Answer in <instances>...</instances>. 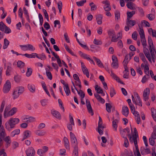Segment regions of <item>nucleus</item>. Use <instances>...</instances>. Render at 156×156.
Instances as JSON below:
<instances>
[{
  "instance_id": "obj_1",
  "label": "nucleus",
  "mask_w": 156,
  "mask_h": 156,
  "mask_svg": "<svg viewBox=\"0 0 156 156\" xmlns=\"http://www.w3.org/2000/svg\"><path fill=\"white\" fill-rule=\"evenodd\" d=\"M71 144L73 147V153L76 156H78V142L75 135L72 132L70 133Z\"/></svg>"
},
{
  "instance_id": "obj_2",
  "label": "nucleus",
  "mask_w": 156,
  "mask_h": 156,
  "mask_svg": "<svg viewBox=\"0 0 156 156\" xmlns=\"http://www.w3.org/2000/svg\"><path fill=\"white\" fill-rule=\"evenodd\" d=\"M20 120L18 118H10L8 122L5 124V128L8 130L11 131L12 129L14 128L16 124L19 122Z\"/></svg>"
},
{
  "instance_id": "obj_3",
  "label": "nucleus",
  "mask_w": 156,
  "mask_h": 156,
  "mask_svg": "<svg viewBox=\"0 0 156 156\" xmlns=\"http://www.w3.org/2000/svg\"><path fill=\"white\" fill-rule=\"evenodd\" d=\"M134 133L135 134L132 135V137L129 134H128L127 135L128 136L130 141L132 143L133 142L134 144H137V139L138 138V132L136 128H134Z\"/></svg>"
},
{
  "instance_id": "obj_4",
  "label": "nucleus",
  "mask_w": 156,
  "mask_h": 156,
  "mask_svg": "<svg viewBox=\"0 0 156 156\" xmlns=\"http://www.w3.org/2000/svg\"><path fill=\"white\" fill-rule=\"evenodd\" d=\"M126 23L127 26L125 27L124 29L126 31H127L129 30L130 28H132L136 24V22L135 20L128 19L126 20Z\"/></svg>"
},
{
  "instance_id": "obj_5",
  "label": "nucleus",
  "mask_w": 156,
  "mask_h": 156,
  "mask_svg": "<svg viewBox=\"0 0 156 156\" xmlns=\"http://www.w3.org/2000/svg\"><path fill=\"white\" fill-rule=\"evenodd\" d=\"M108 34L110 38L111 37L112 42H115L117 41L116 39V35L115 31L113 30H110L108 31Z\"/></svg>"
},
{
  "instance_id": "obj_6",
  "label": "nucleus",
  "mask_w": 156,
  "mask_h": 156,
  "mask_svg": "<svg viewBox=\"0 0 156 156\" xmlns=\"http://www.w3.org/2000/svg\"><path fill=\"white\" fill-rule=\"evenodd\" d=\"M11 87V84L10 81L7 80L5 84L3 91L5 93H7L10 90Z\"/></svg>"
},
{
  "instance_id": "obj_7",
  "label": "nucleus",
  "mask_w": 156,
  "mask_h": 156,
  "mask_svg": "<svg viewBox=\"0 0 156 156\" xmlns=\"http://www.w3.org/2000/svg\"><path fill=\"white\" fill-rule=\"evenodd\" d=\"M150 93V89L149 88H146L143 92V99L145 101H148L149 99V95Z\"/></svg>"
},
{
  "instance_id": "obj_8",
  "label": "nucleus",
  "mask_w": 156,
  "mask_h": 156,
  "mask_svg": "<svg viewBox=\"0 0 156 156\" xmlns=\"http://www.w3.org/2000/svg\"><path fill=\"white\" fill-rule=\"evenodd\" d=\"M27 156H34L35 151L34 148L32 147H30L26 151Z\"/></svg>"
},
{
  "instance_id": "obj_9",
  "label": "nucleus",
  "mask_w": 156,
  "mask_h": 156,
  "mask_svg": "<svg viewBox=\"0 0 156 156\" xmlns=\"http://www.w3.org/2000/svg\"><path fill=\"white\" fill-rule=\"evenodd\" d=\"M86 102L87 108L89 113H90L91 115H93L94 113L91 106L89 100L88 99H87L86 100Z\"/></svg>"
},
{
  "instance_id": "obj_10",
  "label": "nucleus",
  "mask_w": 156,
  "mask_h": 156,
  "mask_svg": "<svg viewBox=\"0 0 156 156\" xmlns=\"http://www.w3.org/2000/svg\"><path fill=\"white\" fill-rule=\"evenodd\" d=\"M112 59L113 61L112 63V66L114 68H117L118 67V63L117 57L115 56H112Z\"/></svg>"
},
{
  "instance_id": "obj_11",
  "label": "nucleus",
  "mask_w": 156,
  "mask_h": 156,
  "mask_svg": "<svg viewBox=\"0 0 156 156\" xmlns=\"http://www.w3.org/2000/svg\"><path fill=\"white\" fill-rule=\"evenodd\" d=\"M51 114L54 117L59 119H61V115L58 112L54 110H52L51 111Z\"/></svg>"
},
{
  "instance_id": "obj_12",
  "label": "nucleus",
  "mask_w": 156,
  "mask_h": 156,
  "mask_svg": "<svg viewBox=\"0 0 156 156\" xmlns=\"http://www.w3.org/2000/svg\"><path fill=\"white\" fill-rule=\"evenodd\" d=\"M31 135V132L29 130H26L24 131L23 133V136L22 141H23L24 140L30 137Z\"/></svg>"
},
{
  "instance_id": "obj_13",
  "label": "nucleus",
  "mask_w": 156,
  "mask_h": 156,
  "mask_svg": "<svg viewBox=\"0 0 156 156\" xmlns=\"http://www.w3.org/2000/svg\"><path fill=\"white\" fill-rule=\"evenodd\" d=\"M129 110L127 106H123L122 107V113L123 115L127 117L129 113Z\"/></svg>"
},
{
  "instance_id": "obj_14",
  "label": "nucleus",
  "mask_w": 156,
  "mask_h": 156,
  "mask_svg": "<svg viewBox=\"0 0 156 156\" xmlns=\"http://www.w3.org/2000/svg\"><path fill=\"white\" fill-rule=\"evenodd\" d=\"M126 132H127L128 133H129L130 131L129 128H126L123 129H120V134L122 136L123 138L125 137V136L126 135Z\"/></svg>"
},
{
  "instance_id": "obj_15",
  "label": "nucleus",
  "mask_w": 156,
  "mask_h": 156,
  "mask_svg": "<svg viewBox=\"0 0 156 156\" xmlns=\"http://www.w3.org/2000/svg\"><path fill=\"white\" fill-rule=\"evenodd\" d=\"M111 76H112L114 79L116 80L117 82L122 84H125L124 83L120 80L118 77L115 73H113L112 70L111 71Z\"/></svg>"
},
{
  "instance_id": "obj_16",
  "label": "nucleus",
  "mask_w": 156,
  "mask_h": 156,
  "mask_svg": "<svg viewBox=\"0 0 156 156\" xmlns=\"http://www.w3.org/2000/svg\"><path fill=\"white\" fill-rule=\"evenodd\" d=\"M63 141L64 142V145L65 148L68 150H70L69 143L68 138L64 137L63 138Z\"/></svg>"
},
{
  "instance_id": "obj_17",
  "label": "nucleus",
  "mask_w": 156,
  "mask_h": 156,
  "mask_svg": "<svg viewBox=\"0 0 156 156\" xmlns=\"http://www.w3.org/2000/svg\"><path fill=\"white\" fill-rule=\"evenodd\" d=\"M140 151L141 154L143 155H144L151 153V151L149 148L146 147L145 148L142 149L141 148Z\"/></svg>"
},
{
  "instance_id": "obj_18",
  "label": "nucleus",
  "mask_w": 156,
  "mask_h": 156,
  "mask_svg": "<svg viewBox=\"0 0 156 156\" xmlns=\"http://www.w3.org/2000/svg\"><path fill=\"white\" fill-rule=\"evenodd\" d=\"M8 66L7 69L6 71V75L7 76L10 75V73L11 72L12 68V64L9 62L7 63Z\"/></svg>"
},
{
  "instance_id": "obj_19",
  "label": "nucleus",
  "mask_w": 156,
  "mask_h": 156,
  "mask_svg": "<svg viewBox=\"0 0 156 156\" xmlns=\"http://www.w3.org/2000/svg\"><path fill=\"white\" fill-rule=\"evenodd\" d=\"M134 95L135 97H136V99L137 101V103H138V105L142 106V102L141 101L140 98L137 93H135L134 94Z\"/></svg>"
},
{
  "instance_id": "obj_20",
  "label": "nucleus",
  "mask_w": 156,
  "mask_h": 156,
  "mask_svg": "<svg viewBox=\"0 0 156 156\" xmlns=\"http://www.w3.org/2000/svg\"><path fill=\"white\" fill-rule=\"evenodd\" d=\"M4 140L6 143L5 144L6 148H7L10 146L11 143L10 138L9 136H6L4 139Z\"/></svg>"
},
{
  "instance_id": "obj_21",
  "label": "nucleus",
  "mask_w": 156,
  "mask_h": 156,
  "mask_svg": "<svg viewBox=\"0 0 156 156\" xmlns=\"http://www.w3.org/2000/svg\"><path fill=\"white\" fill-rule=\"evenodd\" d=\"M17 109L14 107L12 108L7 114V116H10L14 114L17 112Z\"/></svg>"
},
{
  "instance_id": "obj_22",
  "label": "nucleus",
  "mask_w": 156,
  "mask_h": 156,
  "mask_svg": "<svg viewBox=\"0 0 156 156\" xmlns=\"http://www.w3.org/2000/svg\"><path fill=\"white\" fill-rule=\"evenodd\" d=\"M103 16L101 14H99L96 16V20L97 21V23L99 25H100L102 23V20Z\"/></svg>"
},
{
  "instance_id": "obj_23",
  "label": "nucleus",
  "mask_w": 156,
  "mask_h": 156,
  "mask_svg": "<svg viewBox=\"0 0 156 156\" xmlns=\"http://www.w3.org/2000/svg\"><path fill=\"white\" fill-rule=\"evenodd\" d=\"M93 58L97 62V65L98 66L101 68H104V66L103 63L101 62L100 60L96 57H95L94 56L93 57Z\"/></svg>"
},
{
  "instance_id": "obj_24",
  "label": "nucleus",
  "mask_w": 156,
  "mask_h": 156,
  "mask_svg": "<svg viewBox=\"0 0 156 156\" xmlns=\"http://www.w3.org/2000/svg\"><path fill=\"white\" fill-rule=\"evenodd\" d=\"M5 105V101H3L1 105L0 109V122L1 123H2V115L1 113L3 111Z\"/></svg>"
},
{
  "instance_id": "obj_25",
  "label": "nucleus",
  "mask_w": 156,
  "mask_h": 156,
  "mask_svg": "<svg viewBox=\"0 0 156 156\" xmlns=\"http://www.w3.org/2000/svg\"><path fill=\"white\" fill-rule=\"evenodd\" d=\"M28 88L31 93H34L35 91L36 88L35 85L34 84H28Z\"/></svg>"
},
{
  "instance_id": "obj_26",
  "label": "nucleus",
  "mask_w": 156,
  "mask_h": 156,
  "mask_svg": "<svg viewBox=\"0 0 156 156\" xmlns=\"http://www.w3.org/2000/svg\"><path fill=\"white\" fill-rule=\"evenodd\" d=\"M136 151H134V153L135 156H141L137 144H134Z\"/></svg>"
},
{
  "instance_id": "obj_27",
  "label": "nucleus",
  "mask_w": 156,
  "mask_h": 156,
  "mask_svg": "<svg viewBox=\"0 0 156 156\" xmlns=\"http://www.w3.org/2000/svg\"><path fill=\"white\" fill-rule=\"evenodd\" d=\"M20 132V130L19 129H16L12 131L10 133V136L12 137H14L16 135L19 134Z\"/></svg>"
},
{
  "instance_id": "obj_28",
  "label": "nucleus",
  "mask_w": 156,
  "mask_h": 156,
  "mask_svg": "<svg viewBox=\"0 0 156 156\" xmlns=\"http://www.w3.org/2000/svg\"><path fill=\"white\" fill-rule=\"evenodd\" d=\"M15 89L20 95L22 94L24 91V88L22 86L17 87Z\"/></svg>"
},
{
  "instance_id": "obj_29",
  "label": "nucleus",
  "mask_w": 156,
  "mask_h": 156,
  "mask_svg": "<svg viewBox=\"0 0 156 156\" xmlns=\"http://www.w3.org/2000/svg\"><path fill=\"white\" fill-rule=\"evenodd\" d=\"M151 113L152 117L154 121L156 122V110L154 108H152L151 109Z\"/></svg>"
},
{
  "instance_id": "obj_30",
  "label": "nucleus",
  "mask_w": 156,
  "mask_h": 156,
  "mask_svg": "<svg viewBox=\"0 0 156 156\" xmlns=\"http://www.w3.org/2000/svg\"><path fill=\"white\" fill-rule=\"evenodd\" d=\"M11 108V105H9L8 106H7L5 109L4 114V117L5 118L7 116V113L10 111L9 110Z\"/></svg>"
},
{
  "instance_id": "obj_31",
  "label": "nucleus",
  "mask_w": 156,
  "mask_h": 156,
  "mask_svg": "<svg viewBox=\"0 0 156 156\" xmlns=\"http://www.w3.org/2000/svg\"><path fill=\"white\" fill-rule=\"evenodd\" d=\"M64 89L66 95L67 96H69L71 93L69 85H66L65 87H64Z\"/></svg>"
},
{
  "instance_id": "obj_32",
  "label": "nucleus",
  "mask_w": 156,
  "mask_h": 156,
  "mask_svg": "<svg viewBox=\"0 0 156 156\" xmlns=\"http://www.w3.org/2000/svg\"><path fill=\"white\" fill-rule=\"evenodd\" d=\"M112 119L113 120L112 121V126L115 129V130L116 131L117 127V123H118V120L117 119L114 120V117H113Z\"/></svg>"
},
{
  "instance_id": "obj_33",
  "label": "nucleus",
  "mask_w": 156,
  "mask_h": 156,
  "mask_svg": "<svg viewBox=\"0 0 156 156\" xmlns=\"http://www.w3.org/2000/svg\"><path fill=\"white\" fill-rule=\"evenodd\" d=\"M36 134L39 136H44L46 133L45 131L44 130L40 131L37 130L35 132Z\"/></svg>"
},
{
  "instance_id": "obj_34",
  "label": "nucleus",
  "mask_w": 156,
  "mask_h": 156,
  "mask_svg": "<svg viewBox=\"0 0 156 156\" xmlns=\"http://www.w3.org/2000/svg\"><path fill=\"white\" fill-rule=\"evenodd\" d=\"M135 14V11H133L131 12H127V18L126 20H128V19H130Z\"/></svg>"
},
{
  "instance_id": "obj_35",
  "label": "nucleus",
  "mask_w": 156,
  "mask_h": 156,
  "mask_svg": "<svg viewBox=\"0 0 156 156\" xmlns=\"http://www.w3.org/2000/svg\"><path fill=\"white\" fill-rule=\"evenodd\" d=\"M148 41L149 48H152V47H154L152 39L150 36H148Z\"/></svg>"
},
{
  "instance_id": "obj_36",
  "label": "nucleus",
  "mask_w": 156,
  "mask_h": 156,
  "mask_svg": "<svg viewBox=\"0 0 156 156\" xmlns=\"http://www.w3.org/2000/svg\"><path fill=\"white\" fill-rule=\"evenodd\" d=\"M95 90L98 94L102 93V92H103L101 88L100 87H99L98 85L95 86Z\"/></svg>"
},
{
  "instance_id": "obj_37",
  "label": "nucleus",
  "mask_w": 156,
  "mask_h": 156,
  "mask_svg": "<svg viewBox=\"0 0 156 156\" xmlns=\"http://www.w3.org/2000/svg\"><path fill=\"white\" fill-rule=\"evenodd\" d=\"M9 43V41L6 38H5L4 39V45L3 46V49H6L7 48Z\"/></svg>"
},
{
  "instance_id": "obj_38",
  "label": "nucleus",
  "mask_w": 156,
  "mask_h": 156,
  "mask_svg": "<svg viewBox=\"0 0 156 156\" xmlns=\"http://www.w3.org/2000/svg\"><path fill=\"white\" fill-rule=\"evenodd\" d=\"M37 58L41 60H44L46 58L45 55L43 53L41 54H37Z\"/></svg>"
},
{
  "instance_id": "obj_39",
  "label": "nucleus",
  "mask_w": 156,
  "mask_h": 156,
  "mask_svg": "<svg viewBox=\"0 0 156 156\" xmlns=\"http://www.w3.org/2000/svg\"><path fill=\"white\" fill-rule=\"evenodd\" d=\"M20 95L17 90L15 89H14L12 94L13 98V99L17 98L19 97Z\"/></svg>"
},
{
  "instance_id": "obj_40",
  "label": "nucleus",
  "mask_w": 156,
  "mask_h": 156,
  "mask_svg": "<svg viewBox=\"0 0 156 156\" xmlns=\"http://www.w3.org/2000/svg\"><path fill=\"white\" fill-rule=\"evenodd\" d=\"M131 59V58H129L128 55L127 54H126L124 60L123 61V64H126L127 65Z\"/></svg>"
},
{
  "instance_id": "obj_41",
  "label": "nucleus",
  "mask_w": 156,
  "mask_h": 156,
  "mask_svg": "<svg viewBox=\"0 0 156 156\" xmlns=\"http://www.w3.org/2000/svg\"><path fill=\"white\" fill-rule=\"evenodd\" d=\"M110 96L111 98L113 97L116 94L115 89L113 87H112L110 88Z\"/></svg>"
},
{
  "instance_id": "obj_42",
  "label": "nucleus",
  "mask_w": 156,
  "mask_h": 156,
  "mask_svg": "<svg viewBox=\"0 0 156 156\" xmlns=\"http://www.w3.org/2000/svg\"><path fill=\"white\" fill-rule=\"evenodd\" d=\"M134 5V4L132 2H128L126 4V6L128 9L131 10H134L135 9V8L133 7Z\"/></svg>"
},
{
  "instance_id": "obj_43",
  "label": "nucleus",
  "mask_w": 156,
  "mask_h": 156,
  "mask_svg": "<svg viewBox=\"0 0 156 156\" xmlns=\"http://www.w3.org/2000/svg\"><path fill=\"white\" fill-rule=\"evenodd\" d=\"M115 18L116 21H118L120 19V12L118 11H116L115 13Z\"/></svg>"
},
{
  "instance_id": "obj_44",
  "label": "nucleus",
  "mask_w": 156,
  "mask_h": 156,
  "mask_svg": "<svg viewBox=\"0 0 156 156\" xmlns=\"http://www.w3.org/2000/svg\"><path fill=\"white\" fill-rule=\"evenodd\" d=\"M105 105L107 111L108 112L110 113L111 112V108H112V106L110 104L108 103H106Z\"/></svg>"
},
{
  "instance_id": "obj_45",
  "label": "nucleus",
  "mask_w": 156,
  "mask_h": 156,
  "mask_svg": "<svg viewBox=\"0 0 156 156\" xmlns=\"http://www.w3.org/2000/svg\"><path fill=\"white\" fill-rule=\"evenodd\" d=\"M46 74L48 78L50 80L52 79V75L51 73L49 71V70L47 68H46Z\"/></svg>"
},
{
  "instance_id": "obj_46",
  "label": "nucleus",
  "mask_w": 156,
  "mask_h": 156,
  "mask_svg": "<svg viewBox=\"0 0 156 156\" xmlns=\"http://www.w3.org/2000/svg\"><path fill=\"white\" fill-rule=\"evenodd\" d=\"M149 50L151 56L152 57L155 56L154 52L156 53V51L155 48L154 47H152V48H149Z\"/></svg>"
},
{
  "instance_id": "obj_47",
  "label": "nucleus",
  "mask_w": 156,
  "mask_h": 156,
  "mask_svg": "<svg viewBox=\"0 0 156 156\" xmlns=\"http://www.w3.org/2000/svg\"><path fill=\"white\" fill-rule=\"evenodd\" d=\"M139 29L140 30V31H139V34L140 36V37L142 38L145 37V36L143 28L139 27Z\"/></svg>"
},
{
  "instance_id": "obj_48",
  "label": "nucleus",
  "mask_w": 156,
  "mask_h": 156,
  "mask_svg": "<svg viewBox=\"0 0 156 156\" xmlns=\"http://www.w3.org/2000/svg\"><path fill=\"white\" fill-rule=\"evenodd\" d=\"M32 73V69L31 68H28L27 69V72L26 73V75L27 77L30 76Z\"/></svg>"
},
{
  "instance_id": "obj_49",
  "label": "nucleus",
  "mask_w": 156,
  "mask_h": 156,
  "mask_svg": "<svg viewBox=\"0 0 156 156\" xmlns=\"http://www.w3.org/2000/svg\"><path fill=\"white\" fill-rule=\"evenodd\" d=\"M27 119L26 122L28 123L29 122H33L35 121V119L33 117H30L29 118H26Z\"/></svg>"
},
{
  "instance_id": "obj_50",
  "label": "nucleus",
  "mask_w": 156,
  "mask_h": 156,
  "mask_svg": "<svg viewBox=\"0 0 156 156\" xmlns=\"http://www.w3.org/2000/svg\"><path fill=\"white\" fill-rule=\"evenodd\" d=\"M141 38V41L143 47L145 48L147 45L145 37Z\"/></svg>"
},
{
  "instance_id": "obj_51",
  "label": "nucleus",
  "mask_w": 156,
  "mask_h": 156,
  "mask_svg": "<svg viewBox=\"0 0 156 156\" xmlns=\"http://www.w3.org/2000/svg\"><path fill=\"white\" fill-rule=\"evenodd\" d=\"M82 70L84 74L86 75L87 78L89 77V74L87 69L86 68L85 69H83Z\"/></svg>"
},
{
  "instance_id": "obj_52",
  "label": "nucleus",
  "mask_w": 156,
  "mask_h": 156,
  "mask_svg": "<svg viewBox=\"0 0 156 156\" xmlns=\"http://www.w3.org/2000/svg\"><path fill=\"white\" fill-rule=\"evenodd\" d=\"M6 26L2 22H0V30L2 31H3Z\"/></svg>"
},
{
  "instance_id": "obj_53",
  "label": "nucleus",
  "mask_w": 156,
  "mask_h": 156,
  "mask_svg": "<svg viewBox=\"0 0 156 156\" xmlns=\"http://www.w3.org/2000/svg\"><path fill=\"white\" fill-rule=\"evenodd\" d=\"M86 2V0H82L80 1L76 2V4L78 6H82Z\"/></svg>"
},
{
  "instance_id": "obj_54",
  "label": "nucleus",
  "mask_w": 156,
  "mask_h": 156,
  "mask_svg": "<svg viewBox=\"0 0 156 156\" xmlns=\"http://www.w3.org/2000/svg\"><path fill=\"white\" fill-rule=\"evenodd\" d=\"M17 66L20 68H22L25 66V63L21 61H19L17 62Z\"/></svg>"
},
{
  "instance_id": "obj_55",
  "label": "nucleus",
  "mask_w": 156,
  "mask_h": 156,
  "mask_svg": "<svg viewBox=\"0 0 156 156\" xmlns=\"http://www.w3.org/2000/svg\"><path fill=\"white\" fill-rule=\"evenodd\" d=\"M139 55L140 58L142 59L143 62H145L147 61V60L143 53H140L139 54Z\"/></svg>"
},
{
  "instance_id": "obj_56",
  "label": "nucleus",
  "mask_w": 156,
  "mask_h": 156,
  "mask_svg": "<svg viewBox=\"0 0 156 156\" xmlns=\"http://www.w3.org/2000/svg\"><path fill=\"white\" fill-rule=\"evenodd\" d=\"M27 50H29L31 51H34L35 50V48L33 46L30 44H27Z\"/></svg>"
},
{
  "instance_id": "obj_57",
  "label": "nucleus",
  "mask_w": 156,
  "mask_h": 156,
  "mask_svg": "<svg viewBox=\"0 0 156 156\" xmlns=\"http://www.w3.org/2000/svg\"><path fill=\"white\" fill-rule=\"evenodd\" d=\"M38 16L39 19L40 25L41 26H42L43 22V16L41 13H39L38 15Z\"/></svg>"
},
{
  "instance_id": "obj_58",
  "label": "nucleus",
  "mask_w": 156,
  "mask_h": 156,
  "mask_svg": "<svg viewBox=\"0 0 156 156\" xmlns=\"http://www.w3.org/2000/svg\"><path fill=\"white\" fill-rule=\"evenodd\" d=\"M149 68L148 66L146 65H145L144 67V72L145 73L147 76L149 75Z\"/></svg>"
},
{
  "instance_id": "obj_59",
  "label": "nucleus",
  "mask_w": 156,
  "mask_h": 156,
  "mask_svg": "<svg viewBox=\"0 0 156 156\" xmlns=\"http://www.w3.org/2000/svg\"><path fill=\"white\" fill-rule=\"evenodd\" d=\"M81 97V98H83L85 97L84 93L81 90H80L78 93Z\"/></svg>"
},
{
  "instance_id": "obj_60",
  "label": "nucleus",
  "mask_w": 156,
  "mask_h": 156,
  "mask_svg": "<svg viewBox=\"0 0 156 156\" xmlns=\"http://www.w3.org/2000/svg\"><path fill=\"white\" fill-rule=\"evenodd\" d=\"M93 43L94 44L97 45H100L102 44V42L101 41H99L96 39H94Z\"/></svg>"
},
{
  "instance_id": "obj_61",
  "label": "nucleus",
  "mask_w": 156,
  "mask_h": 156,
  "mask_svg": "<svg viewBox=\"0 0 156 156\" xmlns=\"http://www.w3.org/2000/svg\"><path fill=\"white\" fill-rule=\"evenodd\" d=\"M125 154L126 156H134L132 151H125Z\"/></svg>"
},
{
  "instance_id": "obj_62",
  "label": "nucleus",
  "mask_w": 156,
  "mask_h": 156,
  "mask_svg": "<svg viewBox=\"0 0 156 156\" xmlns=\"http://www.w3.org/2000/svg\"><path fill=\"white\" fill-rule=\"evenodd\" d=\"M143 52L144 53L145 56L146 55H148L150 54L149 52L148 49L146 48H144L143 47Z\"/></svg>"
},
{
  "instance_id": "obj_63",
  "label": "nucleus",
  "mask_w": 156,
  "mask_h": 156,
  "mask_svg": "<svg viewBox=\"0 0 156 156\" xmlns=\"http://www.w3.org/2000/svg\"><path fill=\"white\" fill-rule=\"evenodd\" d=\"M104 9L106 11H109L111 9V7L110 5H105L104 7Z\"/></svg>"
},
{
  "instance_id": "obj_64",
  "label": "nucleus",
  "mask_w": 156,
  "mask_h": 156,
  "mask_svg": "<svg viewBox=\"0 0 156 156\" xmlns=\"http://www.w3.org/2000/svg\"><path fill=\"white\" fill-rule=\"evenodd\" d=\"M44 27L46 30H48L50 28L49 24L47 22H45L44 24Z\"/></svg>"
}]
</instances>
